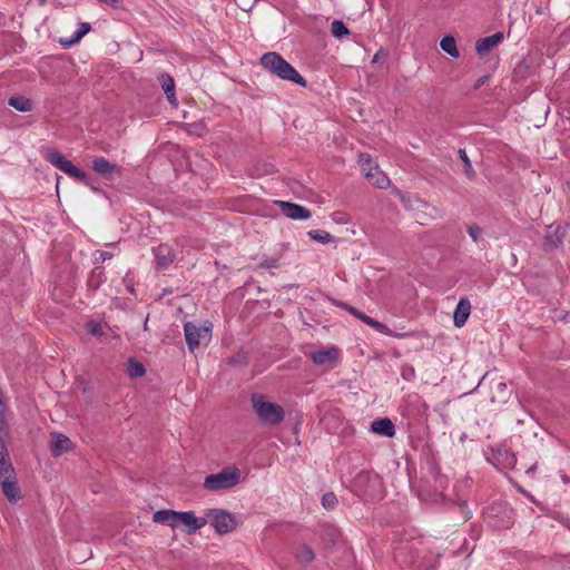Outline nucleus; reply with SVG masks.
<instances>
[{
  "instance_id": "nucleus-1",
  "label": "nucleus",
  "mask_w": 570,
  "mask_h": 570,
  "mask_svg": "<svg viewBox=\"0 0 570 570\" xmlns=\"http://www.w3.org/2000/svg\"><path fill=\"white\" fill-rule=\"evenodd\" d=\"M261 65L271 73L283 80H288L302 87H306V80L304 77H302L289 62L275 51L264 53L261 57Z\"/></svg>"
},
{
  "instance_id": "nucleus-2",
  "label": "nucleus",
  "mask_w": 570,
  "mask_h": 570,
  "mask_svg": "<svg viewBox=\"0 0 570 570\" xmlns=\"http://www.w3.org/2000/svg\"><path fill=\"white\" fill-rule=\"evenodd\" d=\"M250 402L258 420L269 426L279 425L285 419V410L282 405L269 402L262 393H253Z\"/></svg>"
},
{
  "instance_id": "nucleus-3",
  "label": "nucleus",
  "mask_w": 570,
  "mask_h": 570,
  "mask_svg": "<svg viewBox=\"0 0 570 570\" xmlns=\"http://www.w3.org/2000/svg\"><path fill=\"white\" fill-rule=\"evenodd\" d=\"M45 158L51 165L67 174L69 177L75 178L86 186H89L92 190L98 191L99 188L92 184V178L80 168L76 167L70 160H68L63 154L55 148H48L45 151Z\"/></svg>"
},
{
  "instance_id": "nucleus-4",
  "label": "nucleus",
  "mask_w": 570,
  "mask_h": 570,
  "mask_svg": "<svg viewBox=\"0 0 570 570\" xmlns=\"http://www.w3.org/2000/svg\"><path fill=\"white\" fill-rule=\"evenodd\" d=\"M483 518L493 529H509L514 522V511L507 502H493L484 509Z\"/></svg>"
},
{
  "instance_id": "nucleus-5",
  "label": "nucleus",
  "mask_w": 570,
  "mask_h": 570,
  "mask_svg": "<svg viewBox=\"0 0 570 570\" xmlns=\"http://www.w3.org/2000/svg\"><path fill=\"white\" fill-rule=\"evenodd\" d=\"M240 471L235 466L224 468L218 473L208 474L204 488L208 491L227 490L239 483Z\"/></svg>"
},
{
  "instance_id": "nucleus-6",
  "label": "nucleus",
  "mask_w": 570,
  "mask_h": 570,
  "mask_svg": "<svg viewBox=\"0 0 570 570\" xmlns=\"http://www.w3.org/2000/svg\"><path fill=\"white\" fill-rule=\"evenodd\" d=\"M206 515L218 534H226L236 529V518L223 509H207Z\"/></svg>"
},
{
  "instance_id": "nucleus-7",
  "label": "nucleus",
  "mask_w": 570,
  "mask_h": 570,
  "mask_svg": "<svg viewBox=\"0 0 570 570\" xmlns=\"http://www.w3.org/2000/svg\"><path fill=\"white\" fill-rule=\"evenodd\" d=\"M91 168L106 180H114L116 176L121 175V168L105 157H95L91 161Z\"/></svg>"
},
{
  "instance_id": "nucleus-8",
  "label": "nucleus",
  "mask_w": 570,
  "mask_h": 570,
  "mask_svg": "<svg viewBox=\"0 0 570 570\" xmlns=\"http://www.w3.org/2000/svg\"><path fill=\"white\" fill-rule=\"evenodd\" d=\"M185 338L188 345V350L194 352L200 344V340L205 337H209V328L207 327H198L191 322H187L184 325Z\"/></svg>"
},
{
  "instance_id": "nucleus-9",
  "label": "nucleus",
  "mask_w": 570,
  "mask_h": 570,
  "mask_svg": "<svg viewBox=\"0 0 570 570\" xmlns=\"http://www.w3.org/2000/svg\"><path fill=\"white\" fill-rule=\"evenodd\" d=\"M380 483L379 475L370 471H361L353 479V489L362 495L370 493V490Z\"/></svg>"
},
{
  "instance_id": "nucleus-10",
  "label": "nucleus",
  "mask_w": 570,
  "mask_h": 570,
  "mask_svg": "<svg viewBox=\"0 0 570 570\" xmlns=\"http://www.w3.org/2000/svg\"><path fill=\"white\" fill-rule=\"evenodd\" d=\"M3 494L10 503H17L21 499V491L18 484L17 474L0 479Z\"/></svg>"
},
{
  "instance_id": "nucleus-11",
  "label": "nucleus",
  "mask_w": 570,
  "mask_h": 570,
  "mask_svg": "<svg viewBox=\"0 0 570 570\" xmlns=\"http://www.w3.org/2000/svg\"><path fill=\"white\" fill-rule=\"evenodd\" d=\"M566 233H567V228L561 225H558L554 228H552V226H550L544 236V243H543L544 249L546 250L557 249L563 243Z\"/></svg>"
},
{
  "instance_id": "nucleus-12",
  "label": "nucleus",
  "mask_w": 570,
  "mask_h": 570,
  "mask_svg": "<svg viewBox=\"0 0 570 570\" xmlns=\"http://www.w3.org/2000/svg\"><path fill=\"white\" fill-rule=\"evenodd\" d=\"M277 204L279 205L282 213L286 217L292 218V219H296V220L308 219L312 215L309 209H307L306 207L298 205V204H294V203H289V202H278Z\"/></svg>"
},
{
  "instance_id": "nucleus-13",
  "label": "nucleus",
  "mask_w": 570,
  "mask_h": 570,
  "mask_svg": "<svg viewBox=\"0 0 570 570\" xmlns=\"http://www.w3.org/2000/svg\"><path fill=\"white\" fill-rule=\"evenodd\" d=\"M178 523H183L187 527V533H195L207 524L206 518L196 517L193 511H181L178 515Z\"/></svg>"
},
{
  "instance_id": "nucleus-14",
  "label": "nucleus",
  "mask_w": 570,
  "mask_h": 570,
  "mask_svg": "<svg viewBox=\"0 0 570 570\" xmlns=\"http://www.w3.org/2000/svg\"><path fill=\"white\" fill-rule=\"evenodd\" d=\"M311 358L316 365H334L338 358V348L335 346H330L327 348H322L315 351L311 354Z\"/></svg>"
},
{
  "instance_id": "nucleus-15",
  "label": "nucleus",
  "mask_w": 570,
  "mask_h": 570,
  "mask_svg": "<svg viewBox=\"0 0 570 570\" xmlns=\"http://www.w3.org/2000/svg\"><path fill=\"white\" fill-rule=\"evenodd\" d=\"M156 258L157 268H167L175 261V253L167 244H160L153 248Z\"/></svg>"
},
{
  "instance_id": "nucleus-16",
  "label": "nucleus",
  "mask_w": 570,
  "mask_h": 570,
  "mask_svg": "<svg viewBox=\"0 0 570 570\" xmlns=\"http://www.w3.org/2000/svg\"><path fill=\"white\" fill-rule=\"evenodd\" d=\"M338 306L344 308L345 311H347L350 314H352L356 318L361 320L365 324L370 325L371 327H373L380 332H383L386 328V326L383 323L367 316L366 314L358 311L354 306L348 305L347 303H340Z\"/></svg>"
},
{
  "instance_id": "nucleus-17",
  "label": "nucleus",
  "mask_w": 570,
  "mask_h": 570,
  "mask_svg": "<svg viewBox=\"0 0 570 570\" xmlns=\"http://www.w3.org/2000/svg\"><path fill=\"white\" fill-rule=\"evenodd\" d=\"M14 468L10 460L9 451L3 438H0V479L14 474Z\"/></svg>"
},
{
  "instance_id": "nucleus-18",
  "label": "nucleus",
  "mask_w": 570,
  "mask_h": 570,
  "mask_svg": "<svg viewBox=\"0 0 570 570\" xmlns=\"http://www.w3.org/2000/svg\"><path fill=\"white\" fill-rule=\"evenodd\" d=\"M471 313V303L466 297L460 298L453 315V323L456 327H462Z\"/></svg>"
},
{
  "instance_id": "nucleus-19",
  "label": "nucleus",
  "mask_w": 570,
  "mask_h": 570,
  "mask_svg": "<svg viewBox=\"0 0 570 570\" xmlns=\"http://www.w3.org/2000/svg\"><path fill=\"white\" fill-rule=\"evenodd\" d=\"M55 440L50 444L52 456L58 458L62 453L68 452L72 448V441L61 433H53Z\"/></svg>"
},
{
  "instance_id": "nucleus-20",
  "label": "nucleus",
  "mask_w": 570,
  "mask_h": 570,
  "mask_svg": "<svg viewBox=\"0 0 570 570\" xmlns=\"http://www.w3.org/2000/svg\"><path fill=\"white\" fill-rule=\"evenodd\" d=\"M364 174L368 181L379 188H385L390 184L389 177L380 170L377 165L374 167H364Z\"/></svg>"
},
{
  "instance_id": "nucleus-21",
  "label": "nucleus",
  "mask_w": 570,
  "mask_h": 570,
  "mask_svg": "<svg viewBox=\"0 0 570 570\" xmlns=\"http://www.w3.org/2000/svg\"><path fill=\"white\" fill-rule=\"evenodd\" d=\"M503 40V33L497 32L492 36L480 38L475 42V50L479 56H484L490 49Z\"/></svg>"
},
{
  "instance_id": "nucleus-22",
  "label": "nucleus",
  "mask_w": 570,
  "mask_h": 570,
  "mask_svg": "<svg viewBox=\"0 0 570 570\" xmlns=\"http://www.w3.org/2000/svg\"><path fill=\"white\" fill-rule=\"evenodd\" d=\"M371 430L376 434L387 438H392L395 434V426L389 417H381L373 421Z\"/></svg>"
},
{
  "instance_id": "nucleus-23",
  "label": "nucleus",
  "mask_w": 570,
  "mask_h": 570,
  "mask_svg": "<svg viewBox=\"0 0 570 570\" xmlns=\"http://www.w3.org/2000/svg\"><path fill=\"white\" fill-rule=\"evenodd\" d=\"M178 515L179 511L170 509L158 510L153 514V521L155 523H167L171 528H175L178 524Z\"/></svg>"
},
{
  "instance_id": "nucleus-24",
  "label": "nucleus",
  "mask_w": 570,
  "mask_h": 570,
  "mask_svg": "<svg viewBox=\"0 0 570 570\" xmlns=\"http://www.w3.org/2000/svg\"><path fill=\"white\" fill-rule=\"evenodd\" d=\"M158 80L163 87L164 92L166 94L168 101L173 106H177V98L175 96V82L173 77L168 73H161L158 77Z\"/></svg>"
},
{
  "instance_id": "nucleus-25",
  "label": "nucleus",
  "mask_w": 570,
  "mask_h": 570,
  "mask_svg": "<svg viewBox=\"0 0 570 570\" xmlns=\"http://www.w3.org/2000/svg\"><path fill=\"white\" fill-rule=\"evenodd\" d=\"M8 104L21 112L30 111L33 108L32 100L21 95L11 96L8 100Z\"/></svg>"
},
{
  "instance_id": "nucleus-26",
  "label": "nucleus",
  "mask_w": 570,
  "mask_h": 570,
  "mask_svg": "<svg viewBox=\"0 0 570 570\" xmlns=\"http://www.w3.org/2000/svg\"><path fill=\"white\" fill-rule=\"evenodd\" d=\"M295 558L301 564L307 566L315 559V552L308 544L302 543L296 550Z\"/></svg>"
},
{
  "instance_id": "nucleus-27",
  "label": "nucleus",
  "mask_w": 570,
  "mask_h": 570,
  "mask_svg": "<svg viewBox=\"0 0 570 570\" xmlns=\"http://www.w3.org/2000/svg\"><path fill=\"white\" fill-rule=\"evenodd\" d=\"M440 47H441V49L444 52H446L452 58H459L460 57V52H459V50L456 48V42H455L454 37L450 36V35L443 37L441 42H440Z\"/></svg>"
},
{
  "instance_id": "nucleus-28",
  "label": "nucleus",
  "mask_w": 570,
  "mask_h": 570,
  "mask_svg": "<svg viewBox=\"0 0 570 570\" xmlns=\"http://www.w3.org/2000/svg\"><path fill=\"white\" fill-rule=\"evenodd\" d=\"M127 374L130 377H141L146 373L144 364L134 357H130L127 363Z\"/></svg>"
},
{
  "instance_id": "nucleus-29",
  "label": "nucleus",
  "mask_w": 570,
  "mask_h": 570,
  "mask_svg": "<svg viewBox=\"0 0 570 570\" xmlns=\"http://www.w3.org/2000/svg\"><path fill=\"white\" fill-rule=\"evenodd\" d=\"M104 268L102 267H95L89 277H88V286L91 289H98L101 283L104 282Z\"/></svg>"
},
{
  "instance_id": "nucleus-30",
  "label": "nucleus",
  "mask_w": 570,
  "mask_h": 570,
  "mask_svg": "<svg viewBox=\"0 0 570 570\" xmlns=\"http://www.w3.org/2000/svg\"><path fill=\"white\" fill-rule=\"evenodd\" d=\"M331 32L333 37L342 39L350 35V30L342 20H334L331 24Z\"/></svg>"
},
{
  "instance_id": "nucleus-31",
  "label": "nucleus",
  "mask_w": 570,
  "mask_h": 570,
  "mask_svg": "<svg viewBox=\"0 0 570 570\" xmlns=\"http://www.w3.org/2000/svg\"><path fill=\"white\" fill-rule=\"evenodd\" d=\"M91 29V26L87 22H82L79 24L78 30L73 33L72 38L69 41L63 42L60 41L62 45L71 46L76 42H78L85 35H87Z\"/></svg>"
},
{
  "instance_id": "nucleus-32",
  "label": "nucleus",
  "mask_w": 570,
  "mask_h": 570,
  "mask_svg": "<svg viewBox=\"0 0 570 570\" xmlns=\"http://www.w3.org/2000/svg\"><path fill=\"white\" fill-rule=\"evenodd\" d=\"M459 157L462 160L464 165V174L469 179H474L476 174L472 167L471 160L466 155V151L464 149H459Z\"/></svg>"
},
{
  "instance_id": "nucleus-33",
  "label": "nucleus",
  "mask_w": 570,
  "mask_h": 570,
  "mask_svg": "<svg viewBox=\"0 0 570 570\" xmlns=\"http://www.w3.org/2000/svg\"><path fill=\"white\" fill-rule=\"evenodd\" d=\"M307 235L312 239L317 240V242H320L322 244H327V243H331V242L334 240V237L330 233H327L325 230H322V229L309 230L307 233Z\"/></svg>"
},
{
  "instance_id": "nucleus-34",
  "label": "nucleus",
  "mask_w": 570,
  "mask_h": 570,
  "mask_svg": "<svg viewBox=\"0 0 570 570\" xmlns=\"http://www.w3.org/2000/svg\"><path fill=\"white\" fill-rule=\"evenodd\" d=\"M337 504V498L333 492H326L322 497V505L327 510H333Z\"/></svg>"
},
{
  "instance_id": "nucleus-35",
  "label": "nucleus",
  "mask_w": 570,
  "mask_h": 570,
  "mask_svg": "<svg viewBox=\"0 0 570 570\" xmlns=\"http://www.w3.org/2000/svg\"><path fill=\"white\" fill-rule=\"evenodd\" d=\"M530 69V63L527 59L521 60L513 70L515 77L525 78Z\"/></svg>"
},
{
  "instance_id": "nucleus-36",
  "label": "nucleus",
  "mask_w": 570,
  "mask_h": 570,
  "mask_svg": "<svg viewBox=\"0 0 570 570\" xmlns=\"http://www.w3.org/2000/svg\"><path fill=\"white\" fill-rule=\"evenodd\" d=\"M248 363V358L244 353H237L228 358V364L245 366Z\"/></svg>"
},
{
  "instance_id": "nucleus-37",
  "label": "nucleus",
  "mask_w": 570,
  "mask_h": 570,
  "mask_svg": "<svg viewBox=\"0 0 570 570\" xmlns=\"http://www.w3.org/2000/svg\"><path fill=\"white\" fill-rule=\"evenodd\" d=\"M358 164L361 166L362 171L364 173V167H374L376 164L373 161L370 154H360Z\"/></svg>"
},
{
  "instance_id": "nucleus-38",
  "label": "nucleus",
  "mask_w": 570,
  "mask_h": 570,
  "mask_svg": "<svg viewBox=\"0 0 570 570\" xmlns=\"http://www.w3.org/2000/svg\"><path fill=\"white\" fill-rule=\"evenodd\" d=\"M468 234L476 243L482 235V228L476 224H471L468 226Z\"/></svg>"
},
{
  "instance_id": "nucleus-39",
  "label": "nucleus",
  "mask_w": 570,
  "mask_h": 570,
  "mask_svg": "<svg viewBox=\"0 0 570 570\" xmlns=\"http://www.w3.org/2000/svg\"><path fill=\"white\" fill-rule=\"evenodd\" d=\"M257 0H235L236 4L243 10V11H249L254 7Z\"/></svg>"
},
{
  "instance_id": "nucleus-40",
  "label": "nucleus",
  "mask_w": 570,
  "mask_h": 570,
  "mask_svg": "<svg viewBox=\"0 0 570 570\" xmlns=\"http://www.w3.org/2000/svg\"><path fill=\"white\" fill-rule=\"evenodd\" d=\"M278 267V259L277 258H267L264 259L262 263H259L258 268H275Z\"/></svg>"
},
{
  "instance_id": "nucleus-41",
  "label": "nucleus",
  "mask_w": 570,
  "mask_h": 570,
  "mask_svg": "<svg viewBox=\"0 0 570 570\" xmlns=\"http://www.w3.org/2000/svg\"><path fill=\"white\" fill-rule=\"evenodd\" d=\"M8 433V423L6 421V411L0 412V438L7 435Z\"/></svg>"
},
{
  "instance_id": "nucleus-42",
  "label": "nucleus",
  "mask_w": 570,
  "mask_h": 570,
  "mask_svg": "<svg viewBox=\"0 0 570 570\" xmlns=\"http://www.w3.org/2000/svg\"><path fill=\"white\" fill-rule=\"evenodd\" d=\"M88 330L94 335H101L102 334L101 325L99 323H94V322L89 323Z\"/></svg>"
},
{
  "instance_id": "nucleus-43",
  "label": "nucleus",
  "mask_w": 570,
  "mask_h": 570,
  "mask_svg": "<svg viewBox=\"0 0 570 570\" xmlns=\"http://www.w3.org/2000/svg\"><path fill=\"white\" fill-rule=\"evenodd\" d=\"M488 79H489V76H488V75L480 77V78L475 81L474 88H475V89L481 88V87L485 83V81H487Z\"/></svg>"
},
{
  "instance_id": "nucleus-44",
  "label": "nucleus",
  "mask_w": 570,
  "mask_h": 570,
  "mask_svg": "<svg viewBox=\"0 0 570 570\" xmlns=\"http://www.w3.org/2000/svg\"><path fill=\"white\" fill-rule=\"evenodd\" d=\"M125 283H126V287L127 289L130 292V293H135V289H134V284L130 279H128L127 277L124 278Z\"/></svg>"
},
{
  "instance_id": "nucleus-45",
  "label": "nucleus",
  "mask_w": 570,
  "mask_h": 570,
  "mask_svg": "<svg viewBox=\"0 0 570 570\" xmlns=\"http://www.w3.org/2000/svg\"><path fill=\"white\" fill-rule=\"evenodd\" d=\"M100 253V258L102 262L107 261V259H110L112 257V253H109V252H99Z\"/></svg>"
},
{
  "instance_id": "nucleus-46",
  "label": "nucleus",
  "mask_w": 570,
  "mask_h": 570,
  "mask_svg": "<svg viewBox=\"0 0 570 570\" xmlns=\"http://www.w3.org/2000/svg\"><path fill=\"white\" fill-rule=\"evenodd\" d=\"M99 2L104 4L111 6L112 8L117 7L118 0H98Z\"/></svg>"
},
{
  "instance_id": "nucleus-47",
  "label": "nucleus",
  "mask_w": 570,
  "mask_h": 570,
  "mask_svg": "<svg viewBox=\"0 0 570 570\" xmlns=\"http://www.w3.org/2000/svg\"><path fill=\"white\" fill-rule=\"evenodd\" d=\"M2 411H6V410H4V404L2 402V396H0V412H2Z\"/></svg>"
},
{
  "instance_id": "nucleus-48",
  "label": "nucleus",
  "mask_w": 570,
  "mask_h": 570,
  "mask_svg": "<svg viewBox=\"0 0 570 570\" xmlns=\"http://www.w3.org/2000/svg\"><path fill=\"white\" fill-rule=\"evenodd\" d=\"M3 19H4L3 14H2V13H0V26H2V24H3Z\"/></svg>"
},
{
  "instance_id": "nucleus-49",
  "label": "nucleus",
  "mask_w": 570,
  "mask_h": 570,
  "mask_svg": "<svg viewBox=\"0 0 570 570\" xmlns=\"http://www.w3.org/2000/svg\"><path fill=\"white\" fill-rule=\"evenodd\" d=\"M379 60V53H376L373 58V62H376Z\"/></svg>"
}]
</instances>
